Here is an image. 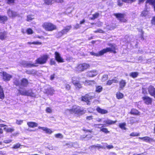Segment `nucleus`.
I'll list each match as a JSON object with an SVG mask.
<instances>
[{"instance_id": "f257e3e1", "label": "nucleus", "mask_w": 155, "mask_h": 155, "mask_svg": "<svg viewBox=\"0 0 155 155\" xmlns=\"http://www.w3.org/2000/svg\"><path fill=\"white\" fill-rule=\"evenodd\" d=\"M86 111V110H84L83 108H81L79 106L75 105L73 106L72 109L66 110L65 113L67 114L74 113L77 114L79 115H82L84 114Z\"/></svg>"}, {"instance_id": "f03ea898", "label": "nucleus", "mask_w": 155, "mask_h": 155, "mask_svg": "<svg viewBox=\"0 0 155 155\" xmlns=\"http://www.w3.org/2000/svg\"><path fill=\"white\" fill-rule=\"evenodd\" d=\"M49 58V56L47 55H44L41 56L35 60V64H44L46 63Z\"/></svg>"}, {"instance_id": "7ed1b4c3", "label": "nucleus", "mask_w": 155, "mask_h": 155, "mask_svg": "<svg viewBox=\"0 0 155 155\" xmlns=\"http://www.w3.org/2000/svg\"><path fill=\"white\" fill-rule=\"evenodd\" d=\"M43 27L47 31H52L56 28V26L51 23H45L43 25Z\"/></svg>"}, {"instance_id": "20e7f679", "label": "nucleus", "mask_w": 155, "mask_h": 155, "mask_svg": "<svg viewBox=\"0 0 155 155\" xmlns=\"http://www.w3.org/2000/svg\"><path fill=\"white\" fill-rule=\"evenodd\" d=\"M114 15L120 21L123 22H127V20L124 18V17L125 16V14L118 13H115Z\"/></svg>"}, {"instance_id": "39448f33", "label": "nucleus", "mask_w": 155, "mask_h": 155, "mask_svg": "<svg viewBox=\"0 0 155 155\" xmlns=\"http://www.w3.org/2000/svg\"><path fill=\"white\" fill-rule=\"evenodd\" d=\"M94 97V96L91 95V94H86L84 96H82L81 97V101L85 102L88 105L90 104V100Z\"/></svg>"}, {"instance_id": "423d86ee", "label": "nucleus", "mask_w": 155, "mask_h": 155, "mask_svg": "<svg viewBox=\"0 0 155 155\" xmlns=\"http://www.w3.org/2000/svg\"><path fill=\"white\" fill-rule=\"evenodd\" d=\"M0 73L2 74L3 75V79L4 81H9L12 78V76L7 73L6 72H0Z\"/></svg>"}, {"instance_id": "0eeeda50", "label": "nucleus", "mask_w": 155, "mask_h": 155, "mask_svg": "<svg viewBox=\"0 0 155 155\" xmlns=\"http://www.w3.org/2000/svg\"><path fill=\"white\" fill-rule=\"evenodd\" d=\"M116 46L115 45H112L111 48H106L103 49L104 53H106L107 52H112L114 53H116L115 50Z\"/></svg>"}, {"instance_id": "6e6552de", "label": "nucleus", "mask_w": 155, "mask_h": 155, "mask_svg": "<svg viewBox=\"0 0 155 155\" xmlns=\"http://www.w3.org/2000/svg\"><path fill=\"white\" fill-rule=\"evenodd\" d=\"M98 74V71L95 70L89 71L87 72V76L90 77L95 76Z\"/></svg>"}, {"instance_id": "1a4fd4ad", "label": "nucleus", "mask_w": 155, "mask_h": 155, "mask_svg": "<svg viewBox=\"0 0 155 155\" xmlns=\"http://www.w3.org/2000/svg\"><path fill=\"white\" fill-rule=\"evenodd\" d=\"M142 99L144 102L147 105L151 104L152 102V99L147 96L143 97Z\"/></svg>"}, {"instance_id": "9d476101", "label": "nucleus", "mask_w": 155, "mask_h": 155, "mask_svg": "<svg viewBox=\"0 0 155 155\" xmlns=\"http://www.w3.org/2000/svg\"><path fill=\"white\" fill-rule=\"evenodd\" d=\"M55 58L56 60L59 62H63V59L61 57L60 54L58 52L56 51L54 53Z\"/></svg>"}, {"instance_id": "9b49d317", "label": "nucleus", "mask_w": 155, "mask_h": 155, "mask_svg": "<svg viewBox=\"0 0 155 155\" xmlns=\"http://www.w3.org/2000/svg\"><path fill=\"white\" fill-rule=\"evenodd\" d=\"M147 90L149 94L154 97L155 96V88L153 86H150L148 88Z\"/></svg>"}, {"instance_id": "f8f14e48", "label": "nucleus", "mask_w": 155, "mask_h": 155, "mask_svg": "<svg viewBox=\"0 0 155 155\" xmlns=\"http://www.w3.org/2000/svg\"><path fill=\"white\" fill-rule=\"evenodd\" d=\"M36 64L32 63L31 61H29L28 62H25L23 64L24 66L25 67L28 68H32L34 67H36L37 66L36 65Z\"/></svg>"}, {"instance_id": "ddd939ff", "label": "nucleus", "mask_w": 155, "mask_h": 155, "mask_svg": "<svg viewBox=\"0 0 155 155\" xmlns=\"http://www.w3.org/2000/svg\"><path fill=\"white\" fill-rule=\"evenodd\" d=\"M38 128L39 129H42L43 131H45L47 134H50L53 132L50 129L46 127L39 126Z\"/></svg>"}, {"instance_id": "4468645a", "label": "nucleus", "mask_w": 155, "mask_h": 155, "mask_svg": "<svg viewBox=\"0 0 155 155\" xmlns=\"http://www.w3.org/2000/svg\"><path fill=\"white\" fill-rule=\"evenodd\" d=\"M139 138L140 139L143 140L144 141L147 142L154 141V140L152 138H150L148 137H139Z\"/></svg>"}, {"instance_id": "2eb2a0df", "label": "nucleus", "mask_w": 155, "mask_h": 155, "mask_svg": "<svg viewBox=\"0 0 155 155\" xmlns=\"http://www.w3.org/2000/svg\"><path fill=\"white\" fill-rule=\"evenodd\" d=\"M90 53L91 55L96 57L101 56L103 55L104 54L103 49L97 53L91 52H90Z\"/></svg>"}, {"instance_id": "dca6fc26", "label": "nucleus", "mask_w": 155, "mask_h": 155, "mask_svg": "<svg viewBox=\"0 0 155 155\" xmlns=\"http://www.w3.org/2000/svg\"><path fill=\"white\" fill-rule=\"evenodd\" d=\"M85 85L87 86L91 85L92 86L96 84L95 81L94 80H86L84 82H83Z\"/></svg>"}, {"instance_id": "f3484780", "label": "nucleus", "mask_w": 155, "mask_h": 155, "mask_svg": "<svg viewBox=\"0 0 155 155\" xmlns=\"http://www.w3.org/2000/svg\"><path fill=\"white\" fill-rule=\"evenodd\" d=\"M45 92L48 94L52 95L53 94L54 91L53 89L50 87H49L45 89Z\"/></svg>"}, {"instance_id": "a211bd4d", "label": "nucleus", "mask_w": 155, "mask_h": 155, "mask_svg": "<svg viewBox=\"0 0 155 155\" xmlns=\"http://www.w3.org/2000/svg\"><path fill=\"white\" fill-rule=\"evenodd\" d=\"M7 13L10 17H14L17 16V14L13 10H8Z\"/></svg>"}, {"instance_id": "6ab92c4d", "label": "nucleus", "mask_w": 155, "mask_h": 155, "mask_svg": "<svg viewBox=\"0 0 155 155\" xmlns=\"http://www.w3.org/2000/svg\"><path fill=\"white\" fill-rule=\"evenodd\" d=\"M119 88L121 89H123L126 85V82L125 80H121L119 82Z\"/></svg>"}, {"instance_id": "aec40b11", "label": "nucleus", "mask_w": 155, "mask_h": 155, "mask_svg": "<svg viewBox=\"0 0 155 155\" xmlns=\"http://www.w3.org/2000/svg\"><path fill=\"white\" fill-rule=\"evenodd\" d=\"M27 124L29 127L31 128L36 127L38 126V124L37 123L33 122H28L27 123Z\"/></svg>"}, {"instance_id": "412c9836", "label": "nucleus", "mask_w": 155, "mask_h": 155, "mask_svg": "<svg viewBox=\"0 0 155 155\" xmlns=\"http://www.w3.org/2000/svg\"><path fill=\"white\" fill-rule=\"evenodd\" d=\"M75 70L77 71L81 72L84 71L81 64H78L75 68Z\"/></svg>"}, {"instance_id": "4be33fe9", "label": "nucleus", "mask_w": 155, "mask_h": 155, "mask_svg": "<svg viewBox=\"0 0 155 155\" xmlns=\"http://www.w3.org/2000/svg\"><path fill=\"white\" fill-rule=\"evenodd\" d=\"M7 33L5 31H0V39H5L6 38Z\"/></svg>"}, {"instance_id": "5701e85b", "label": "nucleus", "mask_w": 155, "mask_h": 155, "mask_svg": "<svg viewBox=\"0 0 155 155\" xmlns=\"http://www.w3.org/2000/svg\"><path fill=\"white\" fill-rule=\"evenodd\" d=\"M71 28L72 26L71 25L67 26L62 30V32H63L64 34H66L70 31Z\"/></svg>"}, {"instance_id": "b1692460", "label": "nucleus", "mask_w": 155, "mask_h": 155, "mask_svg": "<svg viewBox=\"0 0 155 155\" xmlns=\"http://www.w3.org/2000/svg\"><path fill=\"white\" fill-rule=\"evenodd\" d=\"M18 95L21 94L23 95L27 96L28 95V91L26 90H18Z\"/></svg>"}, {"instance_id": "393cba45", "label": "nucleus", "mask_w": 155, "mask_h": 155, "mask_svg": "<svg viewBox=\"0 0 155 155\" xmlns=\"http://www.w3.org/2000/svg\"><path fill=\"white\" fill-rule=\"evenodd\" d=\"M96 110L98 112L102 114H106L108 113V111L107 110L102 109L99 107H97Z\"/></svg>"}, {"instance_id": "a878e982", "label": "nucleus", "mask_w": 155, "mask_h": 155, "mask_svg": "<svg viewBox=\"0 0 155 155\" xmlns=\"http://www.w3.org/2000/svg\"><path fill=\"white\" fill-rule=\"evenodd\" d=\"M28 80L25 78L23 79L20 83V85L24 87H26L28 84Z\"/></svg>"}, {"instance_id": "bb28decb", "label": "nucleus", "mask_w": 155, "mask_h": 155, "mask_svg": "<svg viewBox=\"0 0 155 155\" xmlns=\"http://www.w3.org/2000/svg\"><path fill=\"white\" fill-rule=\"evenodd\" d=\"M7 20L8 18L6 16L0 15V22L5 23V22L7 21Z\"/></svg>"}, {"instance_id": "cd10ccee", "label": "nucleus", "mask_w": 155, "mask_h": 155, "mask_svg": "<svg viewBox=\"0 0 155 155\" xmlns=\"http://www.w3.org/2000/svg\"><path fill=\"white\" fill-rule=\"evenodd\" d=\"M117 122V121L116 120L114 121L108 119H107V120H104V123H105L106 124H108L109 125H111L112 124H114Z\"/></svg>"}, {"instance_id": "c85d7f7f", "label": "nucleus", "mask_w": 155, "mask_h": 155, "mask_svg": "<svg viewBox=\"0 0 155 155\" xmlns=\"http://www.w3.org/2000/svg\"><path fill=\"white\" fill-rule=\"evenodd\" d=\"M28 96H30L32 97H35L36 94V93H34L32 92V91L31 90H28Z\"/></svg>"}, {"instance_id": "c756f323", "label": "nucleus", "mask_w": 155, "mask_h": 155, "mask_svg": "<svg viewBox=\"0 0 155 155\" xmlns=\"http://www.w3.org/2000/svg\"><path fill=\"white\" fill-rule=\"evenodd\" d=\"M26 73L28 74H32L35 75L37 73V71L33 69L29 70H27L26 71Z\"/></svg>"}, {"instance_id": "7c9ffc66", "label": "nucleus", "mask_w": 155, "mask_h": 155, "mask_svg": "<svg viewBox=\"0 0 155 155\" xmlns=\"http://www.w3.org/2000/svg\"><path fill=\"white\" fill-rule=\"evenodd\" d=\"M84 71L88 69L90 67V65L88 64L83 63L81 64Z\"/></svg>"}, {"instance_id": "2f4dec72", "label": "nucleus", "mask_w": 155, "mask_h": 155, "mask_svg": "<svg viewBox=\"0 0 155 155\" xmlns=\"http://www.w3.org/2000/svg\"><path fill=\"white\" fill-rule=\"evenodd\" d=\"M139 74L138 73L136 72H131L130 74V76L133 78H135L137 77Z\"/></svg>"}, {"instance_id": "473e14b6", "label": "nucleus", "mask_w": 155, "mask_h": 155, "mask_svg": "<svg viewBox=\"0 0 155 155\" xmlns=\"http://www.w3.org/2000/svg\"><path fill=\"white\" fill-rule=\"evenodd\" d=\"M146 2L153 5L155 10V0H147Z\"/></svg>"}, {"instance_id": "72a5a7b5", "label": "nucleus", "mask_w": 155, "mask_h": 155, "mask_svg": "<svg viewBox=\"0 0 155 155\" xmlns=\"http://www.w3.org/2000/svg\"><path fill=\"white\" fill-rule=\"evenodd\" d=\"M103 90L102 87L101 86H96L95 91L97 93H100Z\"/></svg>"}, {"instance_id": "f704fd0d", "label": "nucleus", "mask_w": 155, "mask_h": 155, "mask_svg": "<svg viewBox=\"0 0 155 155\" xmlns=\"http://www.w3.org/2000/svg\"><path fill=\"white\" fill-rule=\"evenodd\" d=\"M123 94L120 92H118L116 94V97L118 99H121L123 98Z\"/></svg>"}, {"instance_id": "c9c22d12", "label": "nucleus", "mask_w": 155, "mask_h": 155, "mask_svg": "<svg viewBox=\"0 0 155 155\" xmlns=\"http://www.w3.org/2000/svg\"><path fill=\"white\" fill-rule=\"evenodd\" d=\"M148 11L147 10H143L142 12L141 16L142 17H146L148 15Z\"/></svg>"}, {"instance_id": "e433bc0d", "label": "nucleus", "mask_w": 155, "mask_h": 155, "mask_svg": "<svg viewBox=\"0 0 155 155\" xmlns=\"http://www.w3.org/2000/svg\"><path fill=\"white\" fill-rule=\"evenodd\" d=\"M126 125V124L125 123H120L119 124V126L121 129L126 130L127 128L125 127V126Z\"/></svg>"}, {"instance_id": "4c0bfd02", "label": "nucleus", "mask_w": 155, "mask_h": 155, "mask_svg": "<svg viewBox=\"0 0 155 155\" xmlns=\"http://www.w3.org/2000/svg\"><path fill=\"white\" fill-rule=\"evenodd\" d=\"M14 84L16 86L20 85V83L19 80L16 78L14 79Z\"/></svg>"}, {"instance_id": "58836bf2", "label": "nucleus", "mask_w": 155, "mask_h": 155, "mask_svg": "<svg viewBox=\"0 0 155 155\" xmlns=\"http://www.w3.org/2000/svg\"><path fill=\"white\" fill-rule=\"evenodd\" d=\"M74 84L76 88L79 89L82 87L81 85L79 83V82L77 83H75V82H74Z\"/></svg>"}, {"instance_id": "ea45409f", "label": "nucleus", "mask_w": 155, "mask_h": 155, "mask_svg": "<svg viewBox=\"0 0 155 155\" xmlns=\"http://www.w3.org/2000/svg\"><path fill=\"white\" fill-rule=\"evenodd\" d=\"M4 129L7 132H12L14 130V128H11L5 127L4 128Z\"/></svg>"}, {"instance_id": "a19ab883", "label": "nucleus", "mask_w": 155, "mask_h": 155, "mask_svg": "<svg viewBox=\"0 0 155 155\" xmlns=\"http://www.w3.org/2000/svg\"><path fill=\"white\" fill-rule=\"evenodd\" d=\"M97 148L98 149H100L101 148H102L103 147L101 146L99 144H97V145H94L91 146L89 147V149H92L93 148Z\"/></svg>"}, {"instance_id": "79ce46f5", "label": "nucleus", "mask_w": 155, "mask_h": 155, "mask_svg": "<svg viewBox=\"0 0 155 155\" xmlns=\"http://www.w3.org/2000/svg\"><path fill=\"white\" fill-rule=\"evenodd\" d=\"M4 97V95L3 91L2 89L1 88H0V98L3 99Z\"/></svg>"}, {"instance_id": "37998d69", "label": "nucleus", "mask_w": 155, "mask_h": 155, "mask_svg": "<svg viewBox=\"0 0 155 155\" xmlns=\"http://www.w3.org/2000/svg\"><path fill=\"white\" fill-rule=\"evenodd\" d=\"M130 113L133 114H139L138 111L136 109H133L131 110Z\"/></svg>"}, {"instance_id": "c03bdc74", "label": "nucleus", "mask_w": 155, "mask_h": 155, "mask_svg": "<svg viewBox=\"0 0 155 155\" xmlns=\"http://www.w3.org/2000/svg\"><path fill=\"white\" fill-rule=\"evenodd\" d=\"M34 18L33 15H28L27 16V21H30Z\"/></svg>"}, {"instance_id": "a18cd8bd", "label": "nucleus", "mask_w": 155, "mask_h": 155, "mask_svg": "<svg viewBox=\"0 0 155 155\" xmlns=\"http://www.w3.org/2000/svg\"><path fill=\"white\" fill-rule=\"evenodd\" d=\"M55 137L56 138L62 139L63 138V135L60 133L55 134L54 135Z\"/></svg>"}, {"instance_id": "49530a36", "label": "nucleus", "mask_w": 155, "mask_h": 155, "mask_svg": "<svg viewBox=\"0 0 155 155\" xmlns=\"http://www.w3.org/2000/svg\"><path fill=\"white\" fill-rule=\"evenodd\" d=\"M79 79L76 77H73L72 78V83L74 84V82H75V83H77L79 82L78 80Z\"/></svg>"}, {"instance_id": "de8ad7c7", "label": "nucleus", "mask_w": 155, "mask_h": 155, "mask_svg": "<svg viewBox=\"0 0 155 155\" xmlns=\"http://www.w3.org/2000/svg\"><path fill=\"white\" fill-rule=\"evenodd\" d=\"M108 79V76L107 75H104L103 76L101 80L103 82H104L107 80Z\"/></svg>"}, {"instance_id": "09e8293b", "label": "nucleus", "mask_w": 155, "mask_h": 155, "mask_svg": "<svg viewBox=\"0 0 155 155\" xmlns=\"http://www.w3.org/2000/svg\"><path fill=\"white\" fill-rule=\"evenodd\" d=\"M64 34V33L63 32H62V30L58 32L57 34H56V37L57 38H59L61 37Z\"/></svg>"}, {"instance_id": "8fccbe9b", "label": "nucleus", "mask_w": 155, "mask_h": 155, "mask_svg": "<svg viewBox=\"0 0 155 155\" xmlns=\"http://www.w3.org/2000/svg\"><path fill=\"white\" fill-rule=\"evenodd\" d=\"M99 16V14L98 13H96L93 15V17L91 18L92 20H94L95 18H97Z\"/></svg>"}, {"instance_id": "3c124183", "label": "nucleus", "mask_w": 155, "mask_h": 155, "mask_svg": "<svg viewBox=\"0 0 155 155\" xmlns=\"http://www.w3.org/2000/svg\"><path fill=\"white\" fill-rule=\"evenodd\" d=\"M136 0H122V1L126 3H131L134 2Z\"/></svg>"}, {"instance_id": "603ef678", "label": "nucleus", "mask_w": 155, "mask_h": 155, "mask_svg": "<svg viewBox=\"0 0 155 155\" xmlns=\"http://www.w3.org/2000/svg\"><path fill=\"white\" fill-rule=\"evenodd\" d=\"M140 135V134L137 133L133 132L130 134V136H138Z\"/></svg>"}, {"instance_id": "864d4df0", "label": "nucleus", "mask_w": 155, "mask_h": 155, "mask_svg": "<svg viewBox=\"0 0 155 155\" xmlns=\"http://www.w3.org/2000/svg\"><path fill=\"white\" fill-rule=\"evenodd\" d=\"M54 0H45V2L47 4H51Z\"/></svg>"}, {"instance_id": "5fc2aeb1", "label": "nucleus", "mask_w": 155, "mask_h": 155, "mask_svg": "<svg viewBox=\"0 0 155 155\" xmlns=\"http://www.w3.org/2000/svg\"><path fill=\"white\" fill-rule=\"evenodd\" d=\"M100 130L106 134H107L109 132V131L107 130V129L106 128H102Z\"/></svg>"}, {"instance_id": "6e6d98bb", "label": "nucleus", "mask_w": 155, "mask_h": 155, "mask_svg": "<svg viewBox=\"0 0 155 155\" xmlns=\"http://www.w3.org/2000/svg\"><path fill=\"white\" fill-rule=\"evenodd\" d=\"M21 145L19 143H17L14 145V146L12 147L13 149H16L20 147Z\"/></svg>"}, {"instance_id": "4d7b16f0", "label": "nucleus", "mask_w": 155, "mask_h": 155, "mask_svg": "<svg viewBox=\"0 0 155 155\" xmlns=\"http://www.w3.org/2000/svg\"><path fill=\"white\" fill-rule=\"evenodd\" d=\"M102 124H94L93 125V127L95 128H101V127H100V126L102 125Z\"/></svg>"}, {"instance_id": "13d9d810", "label": "nucleus", "mask_w": 155, "mask_h": 155, "mask_svg": "<svg viewBox=\"0 0 155 155\" xmlns=\"http://www.w3.org/2000/svg\"><path fill=\"white\" fill-rule=\"evenodd\" d=\"M65 87L66 90L69 91L71 89V86L68 84H65Z\"/></svg>"}, {"instance_id": "bf43d9fd", "label": "nucleus", "mask_w": 155, "mask_h": 155, "mask_svg": "<svg viewBox=\"0 0 155 155\" xmlns=\"http://www.w3.org/2000/svg\"><path fill=\"white\" fill-rule=\"evenodd\" d=\"M46 112L48 113H51L52 112V109L50 107H48L46 109Z\"/></svg>"}, {"instance_id": "052dcab7", "label": "nucleus", "mask_w": 155, "mask_h": 155, "mask_svg": "<svg viewBox=\"0 0 155 155\" xmlns=\"http://www.w3.org/2000/svg\"><path fill=\"white\" fill-rule=\"evenodd\" d=\"M27 32L28 34H31L33 33L32 30L31 28L28 29Z\"/></svg>"}, {"instance_id": "680f3d73", "label": "nucleus", "mask_w": 155, "mask_h": 155, "mask_svg": "<svg viewBox=\"0 0 155 155\" xmlns=\"http://www.w3.org/2000/svg\"><path fill=\"white\" fill-rule=\"evenodd\" d=\"M94 32L95 33H103L104 32V31L102 30L99 29L97 30L94 31Z\"/></svg>"}, {"instance_id": "e2e57ef3", "label": "nucleus", "mask_w": 155, "mask_h": 155, "mask_svg": "<svg viewBox=\"0 0 155 155\" xmlns=\"http://www.w3.org/2000/svg\"><path fill=\"white\" fill-rule=\"evenodd\" d=\"M86 120H91L93 119V117L92 116H87L86 117Z\"/></svg>"}, {"instance_id": "0e129e2a", "label": "nucleus", "mask_w": 155, "mask_h": 155, "mask_svg": "<svg viewBox=\"0 0 155 155\" xmlns=\"http://www.w3.org/2000/svg\"><path fill=\"white\" fill-rule=\"evenodd\" d=\"M123 2L122 1V0L121 1L120 0H119L117 1V5L119 6H121L123 5Z\"/></svg>"}, {"instance_id": "69168bd1", "label": "nucleus", "mask_w": 155, "mask_h": 155, "mask_svg": "<svg viewBox=\"0 0 155 155\" xmlns=\"http://www.w3.org/2000/svg\"><path fill=\"white\" fill-rule=\"evenodd\" d=\"M151 23L153 25H155V16L152 18L151 20Z\"/></svg>"}, {"instance_id": "338daca9", "label": "nucleus", "mask_w": 155, "mask_h": 155, "mask_svg": "<svg viewBox=\"0 0 155 155\" xmlns=\"http://www.w3.org/2000/svg\"><path fill=\"white\" fill-rule=\"evenodd\" d=\"M56 64V62L54 60L51 59L50 61V64L51 65H55Z\"/></svg>"}, {"instance_id": "774afa93", "label": "nucleus", "mask_w": 155, "mask_h": 155, "mask_svg": "<svg viewBox=\"0 0 155 155\" xmlns=\"http://www.w3.org/2000/svg\"><path fill=\"white\" fill-rule=\"evenodd\" d=\"M23 122V120H17L16 121V123L18 125L21 124Z\"/></svg>"}]
</instances>
